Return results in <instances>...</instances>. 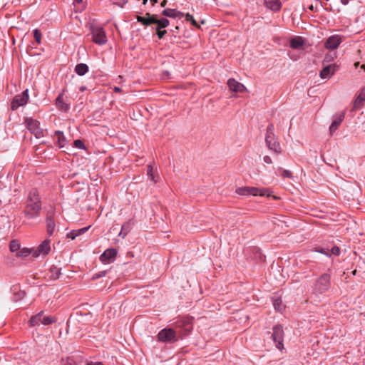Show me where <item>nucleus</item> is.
I'll list each match as a JSON object with an SVG mask.
<instances>
[{
	"mask_svg": "<svg viewBox=\"0 0 365 365\" xmlns=\"http://www.w3.org/2000/svg\"><path fill=\"white\" fill-rule=\"evenodd\" d=\"M41 201L36 190L29 192L24 214L27 219H36L39 217L41 211Z\"/></svg>",
	"mask_w": 365,
	"mask_h": 365,
	"instance_id": "obj_1",
	"label": "nucleus"
},
{
	"mask_svg": "<svg viewBox=\"0 0 365 365\" xmlns=\"http://www.w3.org/2000/svg\"><path fill=\"white\" fill-rule=\"evenodd\" d=\"M136 19L145 26L157 24L156 33L159 39H162L167 33L166 30H162L169 25V21L165 18L158 19L157 15L147 13L145 16H137Z\"/></svg>",
	"mask_w": 365,
	"mask_h": 365,
	"instance_id": "obj_2",
	"label": "nucleus"
},
{
	"mask_svg": "<svg viewBox=\"0 0 365 365\" xmlns=\"http://www.w3.org/2000/svg\"><path fill=\"white\" fill-rule=\"evenodd\" d=\"M331 276L324 273L319 276L314 282L312 292L315 294H321L326 292L331 286Z\"/></svg>",
	"mask_w": 365,
	"mask_h": 365,
	"instance_id": "obj_3",
	"label": "nucleus"
},
{
	"mask_svg": "<svg viewBox=\"0 0 365 365\" xmlns=\"http://www.w3.org/2000/svg\"><path fill=\"white\" fill-rule=\"evenodd\" d=\"M175 329L179 338L188 334L192 330L191 319L187 317L178 319L175 322Z\"/></svg>",
	"mask_w": 365,
	"mask_h": 365,
	"instance_id": "obj_4",
	"label": "nucleus"
},
{
	"mask_svg": "<svg viewBox=\"0 0 365 365\" xmlns=\"http://www.w3.org/2000/svg\"><path fill=\"white\" fill-rule=\"evenodd\" d=\"M235 192L240 195H252V196H264L269 195V190L267 189H259L256 187H240L236 189Z\"/></svg>",
	"mask_w": 365,
	"mask_h": 365,
	"instance_id": "obj_5",
	"label": "nucleus"
},
{
	"mask_svg": "<svg viewBox=\"0 0 365 365\" xmlns=\"http://www.w3.org/2000/svg\"><path fill=\"white\" fill-rule=\"evenodd\" d=\"M179 336L175 329L171 328H165L158 334V340L163 343H172L178 341Z\"/></svg>",
	"mask_w": 365,
	"mask_h": 365,
	"instance_id": "obj_6",
	"label": "nucleus"
},
{
	"mask_svg": "<svg viewBox=\"0 0 365 365\" xmlns=\"http://www.w3.org/2000/svg\"><path fill=\"white\" fill-rule=\"evenodd\" d=\"M272 339L275 344L276 347L279 350H282L284 348V330L280 324H277L272 328Z\"/></svg>",
	"mask_w": 365,
	"mask_h": 365,
	"instance_id": "obj_7",
	"label": "nucleus"
},
{
	"mask_svg": "<svg viewBox=\"0 0 365 365\" xmlns=\"http://www.w3.org/2000/svg\"><path fill=\"white\" fill-rule=\"evenodd\" d=\"M26 124L28 130L35 135L36 138L44 136L43 130L40 128V123L33 118H26Z\"/></svg>",
	"mask_w": 365,
	"mask_h": 365,
	"instance_id": "obj_8",
	"label": "nucleus"
},
{
	"mask_svg": "<svg viewBox=\"0 0 365 365\" xmlns=\"http://www.w3.org/2000/svg\"><path fill=\"white\" fill-rule=\"evenodd\" d=\"M29 98V96L28 89H26L21 94L15 96L11 103V110H15L18 108L26 105Z\"/></svg>",
	"mask_w": 365,
	"mask_h": 365,
	"instance_id": "obj_9",
	"label": "nucleus"
},
{
	"mask_svg": "<svg viewBox=\"0 0 365 365\" xmlns=\"http://www.w3.org/2000/svg\"><path fill=\"white\" fill-rule=\"evenodd\" d=\"M93 41L98 45H103L107 42V36L103 28L96 26L91 28Z\"/></svg>",
	"mask_w": 365,
	"mask_h": 365,
	"instance_id": "obj_10",
	"label": "nucleus"
},
{
	"mask_svg": "<svg viewBox=\"0 0 365 365\" xmlns=\"http://www.w3.org/2000/svg\"><path fill=\"white\" fill-rule=\"evenodd\" d=\"M117 253V250L115 248L107 249L101 255L100 260L105 264H110L115 261Z\"/></svg>",
	"mask_w": 365,
	"mask_h": 365,
	"instance_id": "obj_11",
	"label": "nucleus"
},
{
	"mask_svg": "<svg viewBox=\"0 0 365 365\" xmlns=\"http://www.w3.org/2000/svg\"><path fill=\"white\" fill-rule=\"evenodd\" d=\"M50 242L51 241L48 239L43 241L36 250H34L33 256L37 257L41 255L43 256L48 255L51 250Z\"/></svg>",
	"mask_w": 365,
	"mask_h": 365,
	"instance_id": "obj_12",
	"label": "nucleus"
},
{
	"mask_svg": "<svg viewBox=\"0 0 365 365\" xmlns=\"http://www.w3.org/2000/svg\"><path fill=\"white\" fill-rule=\"evenodd\" d=\"M65 91L66 90L63 89L62 91L58 93L56 99V106L58 110L68 112L70 110V103L64 99Z\"/></svg>",
	"mask_w": 365,
	"mask_h": 365,
	"instance_id": "obj_13",
	"label": "nucleus"
},
{
	"mask_svg": "<svg viewBox=\"0 0 365 365\" xmlns=\"http://www.w3.org/2000/svg\"><path fill=\"white\" fill-rule=\"evenodd\" d=\"M342 38L340 35L336 34L329 36L324 43V47L327 49H336L341 43Z\"/></svg>",
	"mask_w": 365,
	"mask_h": 365,
	"instance_id": "obj_14",
	"label": "nucleus"
},
{
	"mask_svg": "<svg viewBox=\"0 0 365 365\" xmlns=\"http://www.w3.org/2000/svg\"><path fill=\"white\" fill-rule=\"evenodd\" d=\"M338 70V66L336 63L325 66L320 71V77L322 79H329Z\"/></svg>",
	"mask_w": 365,
	"mask_h": 365,
	"instance_id": "obj_15",
	"label": "nucleus"
},
{
	"mask_svg": "<svg viewBox=\"0 0 365 365\" xmlns=\"http://www.w3.org/2000/svg\"><path fill=\"white\" fill-rule=\"evenodd\" d=\"M52 138L59 148H63L67 144V140L64 135L63 132L56 130L52 135Z\"/></svg>",
	"mask_w": 365,
	"mask_h": 365,
	"instance_id": "obj_16",
	"label": "nucleus"
},
{
	"mask_svg": "<svg viewBox=\"0 0 365 365\" xmlns=\"http://www.w3.org/2000/svg\"><path fill=\"white\" fill-rule=\"evenodd\" d=\"M227 86L230 91L235 93H242L246 90L245 86L242 83L235 81L234 78H230L227 81Z\"/></svg>",
	"mask_w": 365,
	"mask_h": 365,
	"instance_id": "obj_17",
	"label": "nucleus"
},
{
	"mask_svg": "<svg viewBox=\"0 0 365 365\" xmlns=\"http://www.w3.org/2000/svg\"><path fill=\"white\" fill-rule=\"evenodd\" d=\"M345 113L344 112L338 114L332 121L329 126V133L332 135L339 128L341 122L344 120Z\"/></svg>",
	"mask_w": 365,
	"mask_h": 365,
	"instance_id": "obj_18",
	"label": "nucleus"
},
{
	"mask_svg": "<svg viewBox=\"0 0 365 365\" xmlns=\"http://www.w3.org/2000/svg\"><path fill=\"white\" fill-rule=\"evenodd\" d=\"M265 143H266L267 148L270 150L273 151L277 155L281 153L282 148H281L279 143L277 141L276 138H274L272 140H268V141H266Z\"/></svg>",
	"mask_w": 365,
	"mask_h": 365,
	"instance_id": "obj_19",
	"label": "nucleus"
},
{
	"mask_svg": "<svg viewBox=\"0 0 365 365\" xmlns=\"http://www.w3.org/2000/svg\"><path fill=\"white\" fill-rule=\"evenodd\" d=\"M264 4L267 8L273 11H279L282 6V4L279 0H264Z\"/></svg>",
	"mask_w": 365,
	"mask_h": 365,
	"instance_id": "obj_20",
	"label": "nucleus"
},
{
	"mask_svg": "<svg viewBox=\"0 0 365 365\" xmlns=\"http://www.w3.org/2000/svg\"><path fill=\"white\" fill-rule=\"evenodd\" d=\"M162 14L165 16H168V17H170V18H182L183 17L184 14L180 12V11H178L175 9H165L163 11Z\"/></svg>",
	"mask_w": 365,
	"mask_h": 365,
	"instance_id": "obj_21",
	"label": "nucleus"
},
{
	"mask_svg": "<svg viewBox=\"0 0 365 365\" xmlns=\"http://www.w3.org/2000/svg\"><path fill=\"white\" fill-rule=\"evenodd\" d=\"M304 42L302 37L297 36L290 39L289 44L292 49H299L304 45Z\"/></svg>",
	"mask_w": 365,
	"mask_h": 365,
	"instance_id": "obj_22",
	"label": "nucleus"
},
{
	"mask_svg": "<svg viewBox=\"0 0 365 365\" xmlns=\"http://www.w3.org/2000/svg\"><path fill=\"white\" fill-rule=\"evenodd\" d=\"M46 231L49 235H52L55 230V221L51 215H47L46 218Z\"/></svg>",
	"mask_w": 365,
	"mask_h": 365,
	"instance_id": "obj_23",
	"label": "nucleus"
},
{
	"mask_svg": "<svg viewBox=\"0 0 365 365\" xmlns=\"http://www.w3.org/2000/svg\"><path fill=\"white\" fill-rule=\"evenodd\" d=\"M132 229V223L131 222L127 221L125 222L121 227V230L119 232L118 235L121 237L122 238H125L126 235L128 234V232Z\"/></svg>",
	"mask_w": 365,
	"mask_h": 365,
	"instance_id": "obj_24",
	"label": "nucleus"
},
{
	"mask_svg": "<svg viewBox=\"0 0 365 365\" xmlns=\"http://www.w3.org/2000/svg\"><path fill=\"white\" fill-rule=\"evenodd\" d=\"M89 228H90V226L85 227H83V228L78 229V230H73L67 234V237L73 240L77 236L83 234Z\"/></svg>",
	"mask_w": 365,
	"mask_h": 365,
	"instance_id": "obj_25",
	"label": "nucleus"
},
{
	"mask_svg": "<svg viewBox=\"0 0 365 365\" xmlns=\"http://www.w3.org/2000/svg\"><path fill=\"white\" fill-rule=\"evenodd\" d=\"M273 306L275 310L278 312H282L285 308V306L282 303V301L279 297H273L272 298Z\"/></svg>",
	"mask_w": 365,
	"mask_h": 365,
	"instance_id": "obj_26",
	"label": "nucleus"
},
{
	"mask_svg": "<svg viewBox=\"0 0 365 365\" xmlns=\"http://www.w3.org/2000/svg\"><path fill=\"white\" fill-rule=\"evenodd\" d=\"M365 101V86L361 90L354 101V107L359 108L363 105Z\"/></svg>",
	"mask_w": 365,
	"mask_h": 365,
	"instance_id": "obj_27",
	"label": "nucleus"
},
{
	"mask_svg": "<svg viewBox=\"0 0 365 365\" xmlns=\"http://www.w3.org/2000/svg\"><path fill=\"white\" fill-rule=\"evenodd\" d=\"M88 66L86 63H78L75 67V72L78 76H83L88 72Z\"/></svg>",
	"mask_w": 365,
	"mask_h": 365,
	"instance_id": "obj_28",
	"label": "nucleus"
},
{
	"mask_svg": "<svg viewBox=\"0 0 365 365\" xmlns=\"http://www.w3.org/2000/svg\"><path fill=\"white\" fill-rule=\"evenodd\" d=\"M274 138H275L274 127L272 123H269L266 130L265 142L272 140Z\"/></svg>",
	"mask_w": 365,
	"mask_h": 365,
	"instance_id": "obj_29",
	"label": "nucleus"
},
{
	"mask_svg": "<svg viewBox=\"0 0 365 365\" xmlns=\"http://www.w3.org/2000/svg\"><path fill=\"white\" fill-rule=\"evenodd\" d=\"M43 314V312L41 311L36 315L32 316L29 320L30 325L31 327L38 325L39 322H41Z\"/></svg>",
	"mask_w": 365,
	"mask_h": 365,
	"instance_id": "obj_30",
	"label": "nucleus"
},
{
	"mask_svg": "<svg viewBox=\"0 0 365 365\" xmlns=\"http://www.w3.org/2000/svg\"><path fill=\"white\" fill-rule=\"evenodd\" d=\"M61 274V269L57 267L53 266L49 269V276L53 280L57 279Z\"/></svg>",
	"mask_w": 365,
	"mask_h": 365,
	"instance_id": "obj_31",
	"label": "nucleus"
},
{
	"mask_svg": "<svg viewBox=\"0 0 365 365\" xmlns=\"http://www.w3.org/2000/svg\"><path fill=\"white\" fill-rule=\"evenodd\" d=\"M147 175L153 182H157V180H155V176L153 173V168L151 165H149L147 167Z\"/></svg>",
	"mask_w": 365,
	"mask_h": 365,
	"instance_id": "obj_32",
	"label": "nucleus"
},
{
	"mask_svg": "<svg viewBox=\"0 0 365 365\" xmlns=\"http://www.w3.org/2000/svg\"><path fill=\"white\" fill-rule=\"evenodd\" d=\"M9 248H10L11 252H15L20 250V245L18 242H16L15 240H12L10 242Z\"/></svg>",
	"mask_w": 365,
	"mask_h": 365,
	"instance_id": "obj_33",
	"label": "nucleus"
},
{
	"mask_svg": "<svg viewBox=\"0 0 365 365\" xmlns=\"http://www.w3.org/2000/svg\"><path fill=\"white\" fill-rule=\"evenodd\" d=\"M279 170L281 171V176L283 178H292V173L289 170H284L281 168H279Z\"/></svg>",
	"mask_w": 365,
	"mask_h": 365,
	"instance_id": "obj_34",
	"label": "nucleus"
},
{
	"mask_svg": "<svg viewBox=\"0 0 365 365\" xmlns=\"http://www.w3.org/2000/svg\"><path fill=\"white\" fill-rule=\"evenodd\" d=\"M53 322H55V319L53 317H50V316L44 317L41 319V323L43 325H49V324H51Z\"/></svg>",
	"mask_w": 365,
	"mask_h": 365,
	"instance_id": "obj_35",
	"label": "nucleus"
},
{
	"mask_svg": "<svg viewBox=\"0 0 365 365\" xmlns=\"http://www.w3.org/2000/svg\"><path fill=\"white\" fill-rule=\"evenodd\" d=\"M34 37L36 40V41L40 44L41 41V32L40 30L36 29L34 30Z\"/></svg>",
	"mask_w": 365,
	"mask_h": 365,
	"instance_id": "obj_36",
	"label": "nucleus"
},
{
	"mask_svg": "<svg viewBox=\"0 0 365 365\" xmlns=\"http://www.w3.org/2000/svg\"><path fill=\"white\" fill-rule=\"evenodd\" d=\"M31 250L27 248H24L16 254L17 257H27L31 254Z\"/></svg>",
	"mask_w": 365,
	"mask_h": 365,
	"instance_id": "obj_37",
	"label": "nucleus"
},
{
	"mask_svg": "<svg viewBox=\"0 0 365 365\" xmlns=\"http://www.w3.org/2000/svg\"><path fill=\"white\" fill-rule=\"evenodd\" d=\"M185 19L186 21H190L191 24L197 27H199L197 21L195 20L194 17L192 15L190 14H187L186 16H185Z\"/></svg>",
	"mask_w": 365,
	"mask_h": 365,
	"instance_id": "obj_38",
	"label": "nucleus"
},
{
	"mask_svg": "<svg viewBox=\"0 0 365 365\" xmlns=\"http://www.w3.org/2000/svg\"><path fill=\"white\" fill-rule=\"evenodd\" d=\"M317 252H319L321 254H323L326 256L330 257L331 254L329 252V250L327 248H318L315 250Z\"/></svg>",
	"mask_w": 365,
	"mask_h": 365,
	"instance_id": "obj_39",
	"label": "nucleus"
},
{
	"mask_svg": "<svg viewBox=\"0 0 365 365\" xmlns=\"http://www.w3.org/2000/svg\"><path fill=\"white\" fill-rule=\"evenodd\" d=\"M73 145L76 148L78 149H84L85 145L82 140H75L73 142Z\"/></svg>",
	"mask_w": 365,
	"mask_h": 365,
	"instance_id": "obj_40",
	"label": "nucleus"
},
{
	"mask_svg": "<svg viewBox=\"0 0 365 365\" xmlns=\"http://www.w3.org/2000/svg\"><path fill=\"white\" fill-rule=\"evenodd\" d=\"M329 252L333 255L338 256L340 255V249L337 246H334L330 250Z\"/></svg>",
	"mask_w": 365,
	"mask_h": 365,
	"instance_id": "obj_41",
	"label": "nucleus"
},
{
	"mask_svg": "<svg viewBox=\"0 0 365 365\" xmlns=\"http://www.w3.org/2000/svg\"><path fill=\"white\" fill-rule=\"evenodd\" d=\"M25 297V292L20 291L14 294V299L16 301L21 300Z\"/></svg>",
	"mask_w": 365,
	"mask_h": 365,
	"instance_id": "obj_42",
	"label": "nucleus"
},
{
	"mask_svg": "<svg viewBox=\"0 0 365 365\" xmlns=\"http://www.w3.org/2000/svg\"><path fill=\"white\" fill-rule=\"evenodd\" d=\"M128 3L127 0H113V4L117 5L121 8Z\"/></svg>",
	"mask_w": 365,
	"mask_h": 365,
	"instance_id": "obj_43",
	"label": "nucleus"
},
{
	"mask_svg": "<svg viewBox=\"0 0 365 365\" xmlns=\"http://www.w3.org/2000/svg\"><path fill=\"white\" fill-rule=\"evenodd\" d=\"M106 271H101V272H99L95 274L93 276V279H98V278L106 276Z\"/></svg>",
	"mask_w": 365,
	"mask_h": 365,
	"instance_id": "obj_44",
	"label": "nucleus"
},
{
	"mask_svg": "<svg viewBox=\"0 0 365 365\" xmlns=\"http://www.w3.org/2000/svg\"><path fill=\"white\" fill-rule=\"evenodd\" d=\"M263 161L266 164H272V158L268 155L264 156Z\"/></svg>",
	"mask_w": 365,
	"mask_h": 365,
	"instance_id": "obj_45",
	"label": "nucleus"
},
{
	"mask_svg": "<svg viewBox=\"0 0 365 365\" xmlns=\"http://www.w3.org/2000/svg\"><path fill=\"white\" fill-rule=\"evenodd\" d=\"M55 214V210L54 208L51 207L48 211V213H47V215H51V217L53 218V215Z\"/></svg>",
	"mask_w": 365,
	"mask_h": 365,
	"instance_id": "obj_46",
	"label": "nucleus"
},
{
	"mask_svg": "<svg viewBox=\"0 0 365 365\" xmlns=\"http://www.w3.org/2000/svg\"><path fill=\"white\" fill-rule=\"evenodd\" d=\"M87 365H103V364L101 362H91L88 363Z\"/></svg>",
	"mask_w": 365,
	"mask_h": 365,
	"instance_id": "obj_47",
	"label": "nucleus"
},
{
	"mask_svg": "<svg viewBox=\"0 0 365 365\" xmlns=\"http://www.w3.org/2000/svg\"><path fill=\"white\" fill-rule=\"evenodd\" d=\"M114 91L116 93H119L121 91V88L120 87L115 86L113 88Z\"/></svg>",
	"mask_w": 365,
	"mask_h": 365,
	"instance_id": "obj_48",
	"label": "nucleus"
},
{
	"mask_svg": "<svg viewBox=\"0 0 365 365\" xmlns=\"http://www.w3.org/2000/svg\"><path fill=\"white\" fill-rule=\"evenodd\" d=\"M86 89H87V88H86V86H81V87L79 88V90H80L81 92L85 91Z\"/></svg>",
	"mask_w": 365,
	"mask_h": 365,
	"instance_id": "obj_49",
	"label": "nucleus"
},
{
	"mask_svg": "<svg viewBox=\"0 0 365 365\" xmlns=\"http://www.w3.org/2000/svg\"><path fill=\"white\" fill-rule=\"evenodd\" d=\"M349 1V0H341V4L344 5L348 4Z\"/></svg>",
	"mask_w": 365,
	"mask_h": 365,
	"instance_id": "obj_50",
	"label": "nucleus"
},
{
	"mask_svg": "<svg viewBox=\"0 0 365 365\" xmlns=\"http://www.w3.org/2000/svg\"><path fill=\"white\" fill-rule=\"evenodd\" d=\"M167 4V1L166 0H164L161 2V6L162 7H164L165 6V5Z\"/></svg>",
	"mask_w": 365,
	"mask_h": 365,
	"instance_id": "obj_51",
	"label": "nucleus"
},
{
	"mask_svg": "<svg viewBox=\"0 0 365 365\" xmlns=\"http://www.w3.org/2000/svg\"><path fill=\"white\" fill-rule=\"evenodd\" d=\"M83 2V0H74V3L81 4Z\"/></svg>",
	"mask_w": 365,
	"mask_h": 365,
	"instance_id": "obj_52",
	"label": "nucleus"
},
{
	"mask_svg": "<svg viewBox=\"0 0 365 365\" xmlns=\"http://www.w3.org/2000/svg\"><path fill=\"white\" fill-rule=\"evenodd\" d=\"M153 5L158 2V0H150Z\"/></svg>",
	"mask_w": 365,
	"mask_h": 365,
	"instance_id": "obj_53",
	"label": "nucleus"
},
{
	"mask_svg": "<svg viewBox=\"0 0 365 365\" xmlns=\"http://www.w3.org/2000/svg\"><path fill=\"white\" fill-rule=\"evenodd\" d=\"M324 61H329V56H326Z\"/></svg>",
	"mask_w": 365,
	"mask_h": 365,
	"instance_id": "obj_54",
	"label": "nucleus"
},
{
	"mask_svg": "<svg viewBox=\"0 0 365 365\" xmlns=\"http://www.w3.org/2000/svg\"><path fill=\"white\" fill-rule=\"evenodd\" d=\"M147 1H148V0H143V4H145L147 3Z\"/></svg>",
	"mask_w": 365,
	"mask_h": 365,
	"instance_id": "obj_55",
	"label": "nucleus"
},
{
	"mask_svg": "<svg viewBox=\"0 0 365 365\" xmlns=\"http://www.w3.org/2000/svg\"><path fill=\"white\" fill-rule=\"evenodd\" d=\"M361 68H364L365 70V65H362L361 66Z\"/></svg>",
	"mask_w": 365,
	"mask_h": 365,
	"instance_id": "obj_56",
	"label": "nucleus"
},
{
	"mask_svg": "<svg viewBox=\"0 0 365 365\" xmlns=\"http://www.w3.org/2000/svg\"><path fill=\"white\" fill-rule=\"evenodd\" d=\"M359 64V63H356L355 66H357Z\"/></svg>",
	"mask_w": 365,
	"mask_h": 365,
	"instance_id": "obj_57",
	"label": "nucleus"
}]
</instances>
